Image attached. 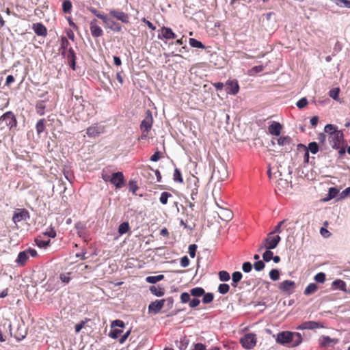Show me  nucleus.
I'll return each instance as SVG.
<instances>
[{
	"instance_id": "obj_1",
	"label": "nucleus",
	"mask_w": 350,
	"mask_h": 350,
	"mask_svg": "<svg viewBox=\"0 0 350 350\" xmlns=\"http://www.w3.org/2000/svg\"><path fill=\"white\" fill-rule=\"evenodd\" d=\"M275 340L278 344L284 346L296 347L302 342L303 338L299 332L282 331L277 334Z\"/></svg>"
},
{
	"instance_id": "obj_2",
	"label": "nucleus",
	"mask_w": 350,
	"mask_h": 350,
	"mask_svg": "<svg viewBox=\"0 0 350 350\" xmlns=\"http://www.w3.org/2000/svg\"><path fill=\"white\" fill-rule=\"evenodd\" d=\"M153 124V118L152 112L150 110H147L146 113V117L141 122L140 129L142 131V135L139 137V140H146L148 138V133L151 130Z\"/></svg>"
},
{
	"instance_id": "obj_3",
	"label": "nucleus",
	"mask_w": 350,
	"mask_h": 350,
	"mask_svg": "<svg viewBox=\"0 0 350 350\" xmlns=\"http://www.w3.org/2000/svg\"><path fill=\"white\" fill-rule=\"evenodd\" d=\"M0 124H3L1 129L4 128V126H8L10 129L13 127H16L17 125V120L12 111H7L0 117Z\"/></svg>"
},
{
	"instance_id": "obj_4",
	"label": "nucleus",
	"mask_w": 350,
	"mask_h": 350,
	"mask_svg": "<svg viewBox=\"0 0 350 350\" xmlns=\"http://www.w3.org/2000/svg\"><path fill=\"white\" fill-rule=\"evenodd\" d=\"M125 324L121 320H115L111 322V330L109 334V336L111 338L116 339L121 337L123 330L122 328L124 327Z\"/></svg>"
},
{
	"instance_id": "obj_5",
	"label": "nucleus",
	"mask_w": 350,
	"mask_h": 350,
	"mask_svg": "<svg viewBox=\"0 0 350 350\" xmlns=\"http://www.w3.org/2000/svg\"><path fill=\"white\" fill-rule=\"evenodd\" d=\"M240 343L246 349H253L256 344V336L255 334L249 333L245 334L241 339Z\"/></svg>"
},
{
	"instance_id": "obj_6",
	"label": "nucleus",
	"mask_w": 350,
	"mask_h": 350,
	"mask_svg": "<svg viewBox=\"0 0 350 350\" xmlns=\"http://www.w3.org/2000/svg\"><path fill=\"white\" fill-rule=\"evenodd\" d=\"M344 135L341 131H336L333 135L328 136L329 142L334 149L340 148L343 142Z\"/></svg>"
},
{
	"instance_id": "obj_7",
	"label": "nucleus",
	"mask_w": 350,
	"mask_h": 350,
	"mask_svg": "<svg viewBox=\"0 0 350 350\" xmlns=\"http://www.w3.org/2000/svg\"><path fill=\"white\" fill-rule=\"evenodd\" d=\"M281 238L279 235H274L273 233H269L267 237L264 240V246L267 250L275 249Z\"/></svg>"
},
{
	"instance_id": "obj_8",
	"label": "nucleus",
	"mask_w": 350,
	"mask_h": 350,
	"mask_svg": "<svg viewBox=\"0 0 350 350\" xmlns=\"http://www.w3.org/2000/svg\"><path fill=\"white\" fill-rule=\"evenodd\" d=\"M213 176L219 181H225L227 180L228 178V172L226 165L221 163L217 165L213 170Z\"/></svg>"
},
{
	"instance_id": "obj_9",
	"label": "nucleus",
	"mask_w": 350,
	"mask_h": 350,
	"mask_svg": "<svg viewBox=\"0 0 350 350\" xmlns=\"http://www.w3.org/2000/svg\"><path fill=\"white\" fill-rule=\"evenodd\" d=\"M29 217V213L27 209L18 208L14 213L12 220L14 224H17L21 221H26Z\"/></svg>"
},
{
	"instance_id": "obj_10",
	"label": "nucleus",
	"mask_w": 350,
	"mask_h": 350,
	"mask_svg": "<svg viewBox=\"0 0 350 350\" xmlns=\"http://www.w3.org/2000/svg\"><path fill=\"white\" fill-rule=\"evenodd\" d=\"M102 21L105 24L106 28H108L113 31L120 32L122 31V25L110 18L107 14L105 15Z\"/></svg>"
},
{
	"instance_id": "obj_11",
	"label": "nucleus",
	"mask_w": 350,
	"mask_h": 350,
	"mask_svg": "<svg viewBox=\"0 0 350 350\" xmlns=\"http://www.w3.org/2000/svg\"><path fill=\"white\" fill-rule=\"evenodd\" d=\"M109 16L116 18L117 20L121 21L123 23H129V16L128 14L118 10H110L109 12Z\"/></svg>"
},
{
	"instance_id": "obj_12",
	"label": "nucleus",
	"mask_w": 350,
	"mask_h": 350,
	"mask_svg": "<svg viewBox=\"0 0 350 350\" xmlns=\"http://www.w3.org/2000/svg\"><path fill=\"white\" fill-rule=\"evenodd\" d=\"M98 23V22L96 18L92 19L90 23V29L94 38H98L103 35V31Z\"/></svg>"
},
{
	"instance_id": "obj_13",
	"label": "nucleus",
	"mask_w": 350,
	"mask_h": 350,
	"mask_svg": "<svg viewBox=\"0 0 350 350\" xmlns=\"http://www.w3.org/2000/svg\"><path fill=\"white\" fill-rule=\"evenodd\" d=\"M111 183L116 188H122L124 185V177L121 172H114L111 174Z\"/></svg>"
},
{
	"instance_id": "obj_14",
	"label": "nucleus",
	"mask_w": 350,
	"mask_h": 350,
	"mask_svg": "<svg viewBox=\"0 0 350 350\" xmlns=\"http://www.w3.org/2000/svg\"><path fill=\"white\" fill-rule=\"evenodd\" d=\"M278 287L281 291L290 295L294 291L295 283L293 281L286 280L280 282Z\"/></svg>"
},
{
	"instance_id": "obj_15",
	"label": "nucleus",
	"mask_w": 350,
	"mask_h": 350,
	"mask_svg": "<svg viewBox=\"0 0 350 350\" xmlns=\"http://www.w3.org/2000/svg\"><path fill=\"white\" fill-rule=\"evenodd\" d=\"M176 37L174 32L170 27L163 26L161 29V34L158 35L159 39L171 40L174 39Z\"/></svg>"
},
{
	"instance_id": "obj_16",
	"label": "nucleus",
	"mask_w": 350,
	"mask_h": 350,
	"mask_svg": "<svg viewBox=\"0 0 350 350\" xmlns=\"http://www.w3.org/2000/svg\"><path fill=\"white\" fill-rule=\"evenodd\" d=\"M226 90L228 94L235 95L239 92V85L237 80H228L226 83Z\"/></svg>"
},
{
	"instance_id": "obj_17",
	"label": "nucleus",
	"mask_w": 350,
	"mask_h": 350,
	"mask_svg": "<svg viewBox=\"0 0 350 350\" xmlns=\"http://www.w3.org/2000/svg\"><path fill=\"white\" fill-rule=\"evenodd\" d=\"M64 55L66 56L70 66L75 70L77 57L73 49L70 47Z\"/></svg>"
},
{
	"instance_id": "obj_18",
	"label": "nucleus",
	"mask_w": 350,
	"mask_h": 350,
	"mask_svg": "<svg viewBox=\"0 0 350 350\" xmlns=\"http://www.w3.org/2000/svg\"><path fill=\"white\" fill-rule=\"evenodd\" d=\"M165 301V299H161L151 302L148 306L149 312L157 314L163 308Z\"/></svg>"
},
{
	"instance_id": "obj_19",
	"label": "nucleus",
	"mask_w": 350,
	"mask_h": 350,
	"mask_svg": "<svg viewBox=\"0 0 350 350\" xmlns=\"http://www.w3.org/2000/svg\"><path fill=\"white\" fill-rule=\"evenodd\" d=\"M278 144L280 146H284L286 151L292 149V139L289 136H282L277 139Z\"/></svg>"
},
{
	"instance_id": "obj_20",
	"label": "nucleus",
	"mask_w": 350,
	"mask_h": 350,
	"mask_svg": "<svg viewBox=\"0 0 350 350\" xmlns=\"http://www.w3.org/2000/svg\"><path fill=\"white\" fill-rule=\"evenodd\" d=\"M320 323L317 321H305L297 327V329H314L321 327Z\"/></svg>"
},
{
	"instance_id": "obj_21",
	"label": "nucleus",
	"mask_w": 350,
	"mask_h": 350,
	"mask_svg": "<svg viewBox=\"0 0 350 350\" xmlns=\"http://www.w3.org/2000/svg\"><path fill=\"white\" fill-rule=\"evenodd\" d=\"M32 29L38 36L45 37L47 35V29L46 27L41 23H36L32 25Z\"/></svg>"
},
{
	"instance_id": "obj_22",
	"label": "nucleus",
	"mask_w": 350,
	"mask_h": 350,
	"mask_svg": "<svg viewBox=\"0 0 350 350\" xmlns=\"http://www.w3.org/2000/svg\"><path fill=\"white\" fill-rule=\"evenodd\" d=\"M103 132V127L98 124H94L87 129V135L90 137H94Z\"/></svg>"
},
{
	"instance_id": "obj_23",
	"label": "nucleus",
	"mask_w": 350,
	"mask_h": 350,
	"mask_svg": "<svg viewBox=\"0 0 350 350\" xmlns=\"http://www.w3.org/2000/svg\"><path fill=\"white\" fill-rule=\"evenodd\" d=\"M282 129V126L280 123L277 122H273L269 126L268 131L270 134L273 135L278 136L280 135L281 131Z\"/></svg>"
},
{
	"instance_id": "obj_24",
	"label": "nucleus",
	"mask_w": 350,
	"mask_h": 350,
	"mask_svg": "<svg viewBox=\"0 0 350 350\" xmlns=\"http://www.w3.org/2000/svg\"><path fill=\"white\" fill-rule=\"evenodd\" d=\"M29 259L28 254L25 251L19 252L16 262L21 266H24Z\"/></svg>"
},
{
	"instance_id": "obj_25",
	"label": "nucleus",
	"mask_w": 350,
	"mask_h": 350,
	"mask_svg": "<svg viewBox=\"0 0 350 350\" xmlns=\"http://www.w3.org/2000/svg\"><path fill=\"white\" fill-rule=\"evenodd\" d=\"M219 217L223 220L229 221L232 218V213L229 209L223 208L219 213Z\"/></svg>"
},
{
	"instance_id": "obj_26",
	"label": "nucleus",
	"mask_w": 350,
	"mask_h": 350,
	"mask_svg": "<svg viewBox=\"0 0 350 350\" xmlns=\"http://www.w3.org/2000/svg\"><path fill=\"white\" fill-rule=\"evenodd\" d=\"M150 291L151 292L152 294L157 297H161L165 293V290L163 288L156 286H151L150 287Z\"/></svg>"
},
{
	"instance_id": "obj_27",
	"label": "nucleus",
	"mask_w": 350,
	"mask_h": 350,
	"mask_svg": "<svg viewBox=\"0 0 350 350\" xmlns=\"http://www.w3.org/2000/svg\"><path fill=\"white\" fill-rule=\"evenodd\" d=\"M332 287L335 289H340L346 291V284L341 280H336L332 282Z\"/></svg>"
},
{
	"instance_id": "obj_28",
	"label": "nucleus",
	"mask_w": 350,
	"mask_h": 350,
	"mask_svg": "<svg viewBox=\"0 0 350 350\" xmlns=\"http://www.w3.org/2000/svg\"><path fill=\"white\" fill-rule=\"evenodd\" d=\"M45 109L46 105L44 100H39L36 103V110L38 114L40 116L44 115Z\"/></svg>"
},
{
	"instance_id": "obj_29",
	"label": "nucleus",
	"mask_w": 350,
	"mask_h": 350,
	"mask_svg": "<svg viewBox=\"0 0 350 350\" xmlns=\"http://www.w3.org/2000/svg\"><path fill=\"white\" fill-rule=\"evenodd\" d=\"M317 285L314 283L309 284L304 290V294L306 295H310L314 293L317 291Z\"/></svg>"
},
{
	"instance_id": "obj_30",
	"label": "nucleus",
	"mask_w": 350,
	"mask_h": 350,
	"mask_svg": "<svg viewBox=\"0 0 350 350\" xmlns=\"http://www.w3.org/2000/svg\"><path fill=\"white\" fill-rule=\"evenodd\" d=\"M243 277L242 273L240 271H235L232 275V286L237 287V283L241 280Z\"/></svg>"
},
{
	"instance_id": "obj_31",
	"label": "nucleus",
	"mask_w": 350,
	"mask_h": 350,
	"mask_svg": "<svg viewBox=\"0 0 350 350\" xmlns=\"http://www.w3.org/2000/svg\"><path fill=\"white\" fill-rule=\"evenodd\" d=\"M204 289L202 287H196L190 290V294L193 297H199L204 294Z\"/></svg>"
},
{
	"instance_id": "obj_32",
	"label": "nucleus",
	"mask_w": 350,
	"mask_h": 350,
	"mask_svg": "<svg viewBox=\"0 0 350 350\" xmlns=\"http://www.w3.org/2000/svg\"><path fill=\"white\" fill-rule=\"evenodd\" d=\"M337 126L336 125L328 124L325 125L324 128V131L328 134V136H330L333 135V133H336V131H338Z\"/></svg>"
},
{
	"instance_id": "obj_33",
	"label": "nucleus",
	"mask_w": 350,
	"mask_h": 350,
	"mask_svg": "<svg viewBox=\"0 0 350 350\" xmlns=\"http://www.w3.org/2000/svg\"><path fill=\"white\" fill-rule=\"evenodd\" d=\"M163 278H164L163 275H155V276H148L146 278V281L150 284H155V283L163 280Z\"/></svg>"
},
{
	"instance_id": "obj_34",
	"label": "nucleus",
	"mask_w": 350,
	"mask_h": 350,
	"mask_svg": "<svg viewBox=\"0 0 350 350\" xmlns=\"http://www.w3.org/2000/svg\"><path fill=\"white\" fill-rule=\"evenodd\" d=\"M297 150L299 151H304V161L305 162H308V160H309V151H308V149L307 148V147L304 145V144H299L297 145Z\"/></svg>"
},
{
	"instance_id": "obj_35",
	"label": "nucleus",
	"mask_w": 350,
	"mask_h": 350,
	"mask_svg": "<svg viewBox=\"0 0 350 350\" xmlns=\"http://www.w3.org/2000/svg\"><path fill=\"white\" fill-rule=\"evenodd\" d=\"M170 198H172V195L170 193L167 192V191H163L161 194L159 201L162 204L165 205V204H167L168 200Z\"/></svg>"
},
{
	"instance_id": "obj_36",
	"label": "nucleus",
	"mask_w": 350,
	"mask_h": 350,
	"mask_svg": "<svg viewBox=\"0 0 350 350\" xmlns=\"http://www.w3.org/2000/svg\"><path fill=\"white\" fill-rule=\"evenodd\" d=\"M173 180L176 183H183V178L182 177V174L179 169L175 168L174 174H173Z\"/></svg>"
},
{
	"instance_id": "obj_37",
	"label": "nucleus",
	"mask_w": 350,
	"mask_h": 350,
	"mask_svg": "<svg viewBox=\"0 0 350 350\" xmlns=\"http://www.w3.org/2000/svg\"><path fill=\"white\" fill-rule=\"evenodd\" d=\"M130 230L129 224L128 222L122 223L118 227V233L122 235Z\"/></svg>"
},
{
	"instance_id": "obj_38",
	"label": "nucleus",
	"mask_w": 350,
	"mask_h": 350,
	"mask_svg": "<svg viewBox=\"0 0 350 350\" xmlns=\"http://www.w3.org/2000/svg\"><path fill=\"white\" fill-rule=\"evenodd\" d=\"M70 43L68 39L66 37H62L61 38V47L60 49L62 50V54L65 55L66 52L68 49Z\"/></svg>"
},
{
	"instance_id": "obj_39",
	"label": "nucleus",
	"mask_w": 350,
	"mask_h": 350,
	"mask_svg": "<svg viewBox=\"0 0 350 350\" xmlns=\"http://www.w3.org/2000/svg\"><path fill=\"white\" fill-rule=\"evenodd\" d=\"M72 3L70 1L66 0L63 2V3H62L63 12H64L66 14L70 13L71 10H72Z\"/></svg>"
},
{
	"instance_id": "obj_40",
	"label": "nucleus",
	"mask_w": 350,
	"mask_h": 350,
	"mask_svg": "<svg viewBox=\"0 0 350 350\" xmlns=\"http://www.w3.org/2000/svg\"><path fill=\"white\" fill-rule=\"evenodd\" d=\"M319 341L321 347H328L333 341V339H332L329 336H322Z\"/></svg>"
},
{
	"instance_id": "obj_41",
	"label": "nucleus",
	"mask_w": 350,
	"mask_h": 350,
	"mask_svg": "<svg viewBox=\"0 0 350 350\" xmlns=\"http://www.w3.org/2000/svg\"><path fill=\"white\" fill-rule=\"evenodd\" d=\"M36 131L38 134H40L42 133L45 129V120L41 119L40 120L36 126Z\"/></svg>"
},
{
	"instance_id": "obj_42",
	"label": "nucleus",
	"mask_w": 350,
	"mask_h": 350,
	"mask_svg": "<svg viewBox=\"0 0 350 350\" xmlns=\"http://www.w3.org/2000/svg\"><path fill=\"white\" fill-rule=\"evenodd\" d=\"M189 44L193 48H199V49H204V45L200 42L197 40L195 38L189 39Z\"/></svg>"
},
{
	"instance_id": "obj_43",
	"label": "nucleus",
	"mask_w": 350,
	"mask_h": 350,
	"mask_svg": "<svg viewBox=\"0 0 350 350\" xmlns=\"http://www.w3.org/2000/svg\"><path fill=\"white\" fill-rule=\"evenodd\" d=\"M35 242L39 247H46L50 243V239L42 240L40 238H37L35 239Z\"/></svg>"
},
{
	"instance_id": "obj_44",
	"label": "nucleus",
	"mask_w": 350,
	"mask_h": 350,
	"mask_svg": "<svg viewBox=\"0 0 350 350\" xmlns=\"http://www.w3.org/2000/svg\"><path fill=\"white\" fill-rule=\"evenodd\" d=\"M88 10L91 12L92 13L94 16H96L97 18H100V20L103 21V18H105V14H103V13H100V12H98L96 8H92V7H90L88 8Z\"/></svg>"
},
{
	"instance_id": "obj_45",
	"label": "nucleus",
	"mask_w": 350,
	"mask_h": 350,
	"mask_svg": "<svg viewBox=\"0 0 350 350\" xmlns=\"http://www.w3.org/2000/svg\"><path fill=\"white\" fill-rule=\"evenodd\" d=\"M269 277L273 281H277L280 278V272L277 269H271L269 272Z\"/></svg>"
},
{
	"instance_id": "obj_46",
	"label": "nucleus",
	"mask_w": 350,
	"mask_h": 350,
	"mask_svg": "<svg viewBox=\"0 0 350 350\" xmlns=\"http://www.w3.org/2000/svg\"><path fill=\"white\" fill-rule=\"evenodd\" d=\"M339 192V190L336 187H331L329 189L328 191V197L327 200H331L334 198H335Z\"/></svg>"
},
{
	"instance_id": "obj_47",
	"label": "nucleus",
	"mask_w": 350,
	"mask_h": 350,
	"mask_svg": "<svg viewBox=\"0 0 350 350\" xmlns=\"http://www.w3.org/2000/svg\"><path fill=\"white\" fill-rule=\"evenodd\" d=\"M189 345V340L187 338L186 336H184L180 340V345L178 346V348L180 350H186Z\"/></svg>"
},
{
	"instance_id": "obj_48",
	"label": "nucleus",
	"mask_w": 350,
	"mask_h": 350,
	"mask_svg": "<svg viewBox=\"0 0 350 350\" xmlns=\"http://www.w3.org/2000/svg\"><path fill=\"white\" fill-rule=\"evenodd\" d=\"M214 298L213 294L211 293H207L203 295L202 301L204 304H209L213 301Z\"/></svg>"
},
{
	"instance_id": "obj_49",
	"label": "nucleus",
	"mask_w": 350,
	"mask_h": 350,
	"mask_svg": "<svg viewBox=\"0 0 350 350\" xmlns=\"http://www.w3.org/2000/svg\"><path fill=\"white\" fill-rule=\"evenodd\" d=\"M230 290V286L227 284H220L218 287V291L221 294H226Z\"/></svg>"
},
{
	"instance_id": "obj_50",
	"label": "nucleus",
	"mask_w": 350,
	"mask_h": 350,
	"mask_svg": "<svg viewBox=\"0 0 350 350\" xmlns=\"http://www.w3.org/2000/svg\"><path fill=\"white\" fill-rule=\"evenodd\" d=\"M308 151H310L312 154H316L319 151V146L316 142H310L307 148Z\"/></svg>"
},
{
	"instance_id": "obj_51",
	"label": "nucleus",
	"mask_w": 350,
	"mask_h": 350,
	"mask_svg": "<svg viewBox=\"0 0 350 350\" xmlns=\"http://www.w3.org/2000/svg\"><path fill=\"white\" fill-rule=\"evenodd\" d=\"M219 278L221 281H228L230 278V274L226 271H221L219 272Z\"/></svg>"
},
{
	"instance_id": "obj_52",
	"label": "nucleus",
	"mask_w": 350,
	"mask_h": 350,
	"mask_svg": "<svg viewBox=\"0 0 350 350\" xmlns=\"http://www.w3.org/2000/svg\"><path fill=\"white\" fill-rule=\"evenodd\" d=\"M273 255V252L271 251H270V250H267L262 254L263 260L266 262H269L272 259Z\"/></svg>"
},
{
	"instance_id": "obj_53",
	"label": "nucleus",
	"mask_w": 350,
	"mask_h": 350,
	"mask_svg": "<svg viewBox=\"0 0 350 350\" xmlns=\"http://www.w3.org/2000/svg\"><path fill=\"white\" fill-rule=\"evenodd\" d=\"M314 280L319 283H323L325 280V274L323 272H320L314 276Z\"/></svg>"
},
{
	"instance_id": "obj_54",
	"label": "nucleus",
	"mask_w": 350,
	"mask_h": 350,
	"mask_svg": "<svg viewBox=\"0 0 350 350\" xmlns=\"http://www.w3.org/2000/svg\"><path fill=\"white\" fill-rule=\"evenodd\" d=\"M339 92H340L339 88H333L329 91V95L330 97H332L334 100H336L338 97Z\"/></svg>"
},
{
	"instance_id": "obj_55",
	"label": "nucleus",
	"mask_w": 350,
	"mask_h": 350,
	"mask_svg": "<svg viewBox=\"0 0 350 350\" xmlns=\"http://www.w3.org/2000/svg\"><path fill=\"white\" fill-rule=\"evenodd\" d=\"M88 319H86L85 321H81L79 323H77L75 325V332L77 334L79 333L80 331L82 329V328L84 327L85 323L88 321Z\"/></svg>"
},
{
	"instance_id": "obj_56",
	"label": "nucleus",
	"mask_w": 350,
	"mask_h": 350,
	"mask_svg": "<svg viewBox=\"0 0 350 350\" xmlns=\"http://www.w3.org/2000/svg\"><path fill=\"white\" fill-rule=\"evenodd\" d=\"M59 278L62 282L66 284L69 283L70 281V273L60 274Z\"/></svg>"
},
{
	"instance_id": "obj_57",
	"label": "nucleus",
	"mask_w": 350,
	"mask_h": 350,
	"mask_svg": "<svg viewBox=\"0 0 350 350\" xmlns=\"http://www.w3.org/2000/svg\"><path fill=\"white\" fill-rule=\"evenodd\" d=\"M256 271H260L265 268V263L262 260H258L254 265Z\"/></svg>"
},
{
	"instance_id": "obj_58",
	"label": "nucleus",
	"mask_w": 350,
	"mask_h": 350,
	"mask_svg": "<svg viewBox=\"0 0 350 350\" xmlns=\"http://www.w3.org/2000/svg\"><path fill=\"white\" fill-rule=\"evenodd\" d=\"M308 105V100L306 98H302L297 102V107L299 109L305 107Z\"/></svg>"
},
{
	"instance_id": "obj_59",
	"label": "nucleus",
	"mask_w": 350,
	"mask_h": 350,
	"mask_svg": "<svg viewBox=\"0 0 350 350\" xmlns=\"http://www.w3.org/2000/svg\"><path fill=\"white\" fill-rule=\"evenodd\" d=\"M190 295L191 294H189L188 293H186V292L183 293L180 295L181 302L183 303V304L189 302V300H190Z\"/></svg>"
},
{
	"instance_id": "obj_60",
	"label": "nucleus",
	"mask_w": 350,
	"mask_h": 350,
	"mask_svg": "<svg viewBox=\"0 0 350 350\" xmlns=\"http://www.w3.org/2000/svg\"><path fill=\"white\" fill-rule=\"evenodd\" d=\"M264 70L263 66H254L249 72L250 75H252V73H258L262 72Z\"/></svg>"
},
{
	"instance_id": "obj_61",
	"label": "nucleus",
	"mask_w": 350,
	"mask_h": 350,
	"mask_svg": "<svg viewBox=\"0 0 350 350\" xmlns=\"http://www.w3.org/2000/svg\"><path fill=\"white\" fill-rule=\"evenodd\" d=\"M196 250L197 246L195 244H191L189 246V253L191 258H194L196 256Z\"/></svg>"
},
{
	"instance_id": "obj_62",
	"label": "nucleus",
	"mask_w": 350,
	"mask_h": 350,
	"mask_svg": "<svg viewBox=\"0 0 350 350\" xmlns=\"http://www.w3.org/2000/svg\"><path fill=\"white\" fill-rule=\"evenodd\" d=\"M320 234L325 238H328L331 236L330 232L325 227H321L320 229Z\"/></svg>"
},
{
	"instance_id": "obj_63",
	"label": "nucleus",
	"mask_w": 350,
	"mask_h": 350,
	"mask_svg": "<svg viewBox=\"0 0 350 350\" xmlns=\"http://www.w3.org/2000/svg\"><path fill=\"white\" fill-rule=\"evenodd\" d=\"M252 268V264L250 262H245L242 265L243 271L245 273L251 271Z\"/></svg>"
},
{
	"instance_id": "obj_64",
	"label": "nucleus",
	"mask_w": 350,
	"mask_h": 350,
	"mask_svg": "<svg viewBox=\"0 0 350 350\" xmlns=\"http://www.w3.org/2000/svg\"><path fill=\"white\" fill-rule=\"evenodd\" d=\"M192 350H206V345L202 343H195L193 344Z\"/></svg>"
}]
</instances>
